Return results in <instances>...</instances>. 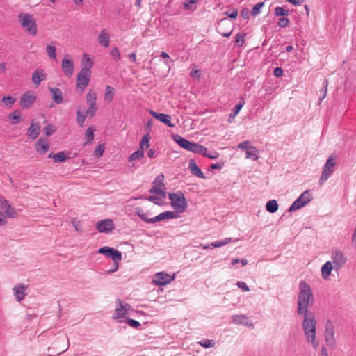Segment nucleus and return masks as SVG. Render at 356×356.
I'll return each mask as SVG.
<instances>
[{"mask_svg":"<svg viewBox=\"0 0 356 356\" xmlns=\"http://www.w3.org/2000/svg\"><path fill=\"white\" fill-rule=\"evenodd\" d=\"M304 318L302 321V329L308 343H312L314 348L318 346V341L316 339V320L315 315L312 312L303 314Z\"/></svg>","mask_w":356,"mask_h":356,"instance_id":"f257e3e1","label":"nucleus"},{"mask_svg":"<svg viewBox=\"0 0 356 356\" xmlns=\"http://www.w3.org/2000/svg\"><path fill=\"white\" fill-rule=\"evenodd\" d=\"M299 289L297 312L298 314L309 313L308 307L313 300L312 289L305 281L300 282Z\"/></svg>","mask_w":356,"mask_h":356,"instance_id":"f03ea898","label":"nucleus"},{"mask_svg":"<svg viewBox=\"0 0 356 356\" xmlns=\"http://www.w3.org/2000/svg\"><path fill=\"white\" fill-rule=\"evenodd\" d=\"M174 140L184 149L195 154H202L203 156L208 157L211 159H217L219 156V154L216 152L213 154L207 153V149L204 146L188 141L179 135L174 136Z\"/></svg>","mask_w":356,"mask_h":356,"instance_id":"7ed1b4c3","label":"nucleus"},{"mask_svg":"<svg viewBox=\"0 0 356 356\" xmlns=\"http://www.w3.org/2000/svg\"><path fill=\"white\" fill-rule=\"evenodd\" d=\"M0 209L3 211L0 212V226L7 223V218H13L17 216L16 209L2 196H0Z\"/></svg>","mask_w":356,"mask_h":356,"instance_id":"20e7f679","label":"nucleus"},{"mask_svg":"<svg viewBox=\"0 0 356 356\" xmlns=\"http://www.w3.org/2000/svg\"><path fill=\"white\" fill-rule=\"evenodd\" d=\"M168 197L171 207L175 212L181 213L186 211L188 207V202L182 192L169 193Z\"/></svg>","mask_w":356,"mask_h":356,"instance_id":"39448f33","label":"nucleus"},{"mask_svg":"<svg viewBox=\"0 0 356 356\" xmlns=\"http://www.w3.org/2000/svg\"><path fill=\"white\" fill-rule=\"evenodd\" d=\"M19 22L22 28L30 35L35 36L37 34L36 20L33 15L22 13L18 15Z\"/></svg>","mask_w":356,"mask_h":356,"instance_id":"423d86ee","label":"nucleus"},{"mask_svg":"<svg viewBox=\"0 0 356 356\" xmlns=\"http://www.w3.org/2000/svg\"><path fill=\"white\" fill-rule=\"evenodd\" d=\"M97 98V93L92 90H89L86 97V103L88 106V109L86 111V114L90 118H93L97 111V107L96 106Z\"/></svg>","mask_w":356,"mask_h":356,"instance_id":"0eeeda50","label":"nucleus"},{"mask_svg":"<svg viewBox=\"0 0 356 356\" xmlns=\"http://www.w3.org/2000/svg\"><path fill=\"white\" fill-rule=\"evenodd\" d=\"M150 138L151 136H149V134H147L143 136L140 143V149L136 151L135 152L130 155L129 158V161L130 162L137 159H140L143 157L144 150L147 149L149 147Z\"/></svg>","mask_w":356,"mask_h":356,"instance_id":"6e6552de","label":"nucleus"},{"mask_svg":"<svg viewBox=\"0 0 356 356\" xmlns=\"http://www.w3.org/2000/svg\"><path fill=\"white\" fill-rule=\"evenodd\" d=\"M337 163L334 161V157L330 156L324 165L323 170L319 179L320 185H323L334 172Z\"/></svg>","mask_w":356,"mask_h":356,"instance_id":"1a4fd4ad","label":"nucleus"},{"mask_svg":"<svg viewBox=\"0 0 356 356\" xmlns=\"http://www.w3.org/2000/svg\"><path fill=\"white\" fill-rule=\"evenodd\" d=\"M312 200V195L309 191H305L302 195L291 205L289 211H295L303 207Z\"/></svg>","mask_w":356,"mask_h":356,"instance_id":"9d476101","label":"nucleus"},{"mask_svg":"<svg viewBox=\"0 0 356 356\" xmlns=\"http://www.w3.org/2000/svg\"><path fill=\"white\" fill-rule=\"evenodd\" d=\"M332 263L336 270L341 268L347 262L345 254L339 250H335L332 253Z\"/></svg>","mask_w":356,"mask_h":356,"instance_id":"9b49d317","label":"nucleus"},{"mask_svg":"<svg viewBox=\"0 0 356 356\" xmlns=\"http://www.w3.org/2000/svg\"><path fill=\"white\" fill-rule=\"evenodd\" d=\"M234 30L232 23L227 19L225 18L219 22L217 31L224 37H229Z\"/></svg>","mask_w":356,"mask_h":356,"instance_id":"f8f14e48","label":"nucleus"},{"mask_svg":"<svg viewBox=\"0 0 356 356\" xmlns=\"http://www.w3.org/2000/svg\"><path fill=\"white\" fill-rule=\"evenodd\" d=\"M117 307L115 309V312L113 314V318L116 320H120L126 316L131 309V306L129 304L123 305L120 300H118Z\"/></svg>","mask_w":356,"mask_h":356,"instance_id":"ddd939ff","label":"nucleus"},{"mask_svg":"<svg viewBox=\"0 0 356 356\" xmlns=\"http://www.w3.org/2000/svg\"><path fill=\"white\" fill-rule=\"evenodd\" d=\"M325 341L329 347L333 348L336 344L334 327L331 322H327L325 330Z\"/></svg>","mask_w":356,"mask_h":356,"instance_id":"4468645a","label":"nucleus"},{"mask_svg":"<svg viewBox=\"0 0 356 356\" xmlns=\"http://www.w3.org/2000/svg\"><path fill=\"white\" fill-rule=\"evenodd\" d=\"M91 76V72L81 70L76 78V87L83 91L88 85Z\"/></svg>","mask_w":356,"mask_h":356,"instance_id":"2eb2a0df","label":"nucleus"},{"mask_svg":"<svg viewBox=\"0 0 356 356\" xmlns=\"http://www.w3.org/2000/svg\"><path fill=\"white\" fill-rule=\"evenodd\" d=\"M36 95L33 92H26L24 93L20 99V106L22 108L26 109L33 105L36 100Z\"/></svg>","mask_w":356,"mask_h":356,"instance_id":"dca6fc26","label":"nucleus"},{"mask_svg":"<svg viewBox=\"0 0 356 356\" xmlns=\"http://www.w3.org/2000/svg\"><path fill=\"white\" fill-rule=\"evenodd\" d=\"M163 175L157 177V204H161L166 197L165 188L161 181L163 180Z\"/></svg>","mask_w":356,"mask_h":356,"instance_id":"f3484780","label":"nucleus"},{"mask_svg":"<svg viewBox=\"0 0 356 356\" xmlns=\"http://www.w3.org/2000/svg\"><path fill=\"white\" fill-rule=\"evenodd\" d=\"M138 215L147 222H154L156 220V216H154L153 212L148 209V207L144 206L136 209Z\"/></svg>","mask_w":356,"mask_h":356,"instance_id":"a211bd4d","label":"nucleus"},{"mask_svg":"<svg viewBox=\"0 0 356 356\" xmlns=\"http://www.w3.org/2000/svg\"><path fill=\"white\" fill-rule=\"evenodd\" d=\"M95 227L99 232L108 233L114 229L115 225L112 220L105 219L98 221L96 223Z\"/></svg>","mask_w":356,"mask_h":356,"instance_id":"6ab92c4d","label":"nucleus"},{"mask_svg":"<svg viewBox=\"0 0 356 356\" xmlns=\"http://www.w3.org/2000/svg\"><path fill=\"white\" fill-rule=\"evenodd\" d=\"M62 70L67 76H72L74 72V65L73 60L68 56H65L61 63Z\"/></svg>","mask_w":356,"mask_h":356,"instance_id":"aec40b11","label":"nucleus"},{"mask_svg":"<svg viewBox=\"0 0 356 356\" xmlns=\"http://www.w3.org/2000/svg\"><path fill=\"white\" fill-rule=\"evenodd\" d=\"M35 146L36 152L41 155L45 154L50 147L48 140L42 138L36 142Z\"/></svg>","mask_w":356,"mask_h":356,"instance_id":"412c9836","label":"nucleus"},{"mask_svg":"<svg viewBox=\"0 0 356 356\" xmlns=\"http://www.w3.org/2000/svg\"><path fill=\"white\" fill-rule=\"evenodd\" d=\"M26 289L27 286L23 284L16 285L13 288V294L17 301L20 302L25 298Z\"/></svg>","mask_w":356,"mask_h":356,"instance_id":"4be33fe9","label":"nucleus"},{"mask_svg":"<svg viewBox=\"0 0 356 356\" xmlns=\"http://www.w3.org/2000/svg\"><path fill=\"white\" fill-rule=\"evenodd\" d=\"M175 279V275H170L163 272L157 273V285L164 286L170 283Z\"/></svg>","mask_w":356,"mask_h":356,"instance_id":"5701e85b","label":"nucleus"},{"mask_svg":"<svg viewBox=\"0 0 356 356\" xmlns=\"http://www.w3.org/2000/svg\"><path fill=\"white\" fill-rule=\"evenodd\" d=\"M97 42L104 47H108L110 44V35L106 29H102L97 36Z\"/></svg>","mask_w":356,"mask_h":356,"instance_id":"b1692460","label":"nucleus"},{"mask_svg":"<svg viewBox=\"0 0 356 356\" xmlns=\"http://www.w3.org/2000/svg\"><path fill=\"white\" fill-rule=\"evenodd\" d=\"M93 65L94 62L90 58L89 55L87 54H84L81 58L82 69L81 70L85 72H91L90 69L92 67Z\"/></svg>","mask_w":356,"mask_h":356,"instance_id":"393cba45","label":"nucleus"},{"mask_svg":"<svg viewBox=\"0 0 356 356\" xmlns=\"http://www.w3.org/2000/svg\"><path fill=\"white\" fill-rule=\"evenodd\" d=\"M188 168L193 175L201 179H205L204 173L202 172L194 160H190Z\"/></svg>","mask_w":356,"mask_h":356,"instance_id":"a878e982","label":"nucleus"},{"mask_svg":"<svg viewBox=\"0 0 356 356\" xmlns=\"http://www.w3.org/2000/svg\"><path fill=\"white\" fill-rule=\"evenodd\" d=\"M49 90L51 92L52 98L56 104H61L63 102V93L60 88L55 87H49Z\"/></svg>","mask_w":356,"mask_h":356,"instance_id":"bb28decb","label":"nucleus"},{"mask_svg":"<svg viewBox=\"0 0 356 356\" xmlns=\"http://www.w3.org/2000/svg\"><path fill=\"white\" fill-rule=\"evenodd\" d=\"M40 132V127L33 122L28 129L27 135L31 139L35 140L38 138Z\"/></svg>","mask_w":356,"mask_h":356,"instance_id":"cd10ccee","label":"nucleus"},{"mask_svg":"<svg viewBox=\"0 0 356 356\" xmlns=\"http://www.w3.org/2000/svg\"><path fill=\"white\" fill-rule=\"evenodd\" d=\"M46 75L44 73L43 70H35L32 75V81L36 86H38L42 81L44 80Z\"/></svg>","mask_w":356,"mask_h":356,"instance_id":"c85d7f7f","label":"nucleus"},{"mask_svg":"<svg viewBox=\"0 0 356 356\" xmlns=\"http://www.w3.org/2000/svg\"><path fill=\"white\" fill-rule=\"evenodd\" d=\"M333 268L334 267L332 263L330 261H327L321 268L322 277L327 279L331 275Z\"/></svg>","mask_w":356,"mask_h":356,"instance_id":"c756f323","label":"nucleus"},{"mask_svg":"<svg viewBox=\"0 0 356 356\" xmlns=\"http://www.w3.org/2000/svg\"><path fill=\"white\" fill-rule=\"evenodd\" d=\"M178 216L177 214V212L172 211H168L163 212L160 213L159 215H157V221L166 220V219H173L177 218Z\"/></svg>","mask_w":356,"mask_h":356,"instance_id":"7c9ffc66","label":"nucleus"},{"mask_svg":"<svg viewBox=\"0 0 356 356\" xmlns=\"http://www.w3.org/2000/svg\"><path fill=\"white\" fill-rule=\"evenodd\" d=\"M115 95V89L111 86H106L104 99L106 103H110L113 101Z\"/></svg>","mask_w":356,"mask_h":356,"instance_id":"2f4dec72","label":"nucleus"},{"mask_svg":"<svg viewBox=\"0 0 356 356\" xmlns=\"http://www.w3.org/2000/svg\"><path fill=\"white\" fill-rule=\"evenodd\" d=\"M157 120H159L169 127H174L175 126V124L172 123L171 117L167 114H157Z\"/></svg>","mask_w":356,"mask_h":356,"instance_id":"473e14b6","label":"nucleus"},{"mask_svg":"<svg viewBox=\"0 0 356 356\" xmlns=\"http://www.w3.org/2000/svg\"><path fill=\"white\" fill-rule=\"evenodd\" d=\"M49 158L53 159L54 162H63L67 159V156L65 152H59L56 154H49L48 156Z\"/></svg>","mask_w":356,"mask_h":356,"instance_id":"72a5a7b5","label":"nucleus"},{"mask_svg":"<svg viewBox=\"0 0 356 356\" xmlns=\"http://www.w3.org/2000/svg\"><path fill=\"white\" fill-rule=\"evenodd\" d=\"M259 150L255 146H252L246 153V159L257 160L259 158Z\"/></svg>","mask_w":356,"mask_h":356,"instance_id":"f704fd0d","label":"nucleus"},{"mask_svg":"<svg viewBox=\"0 0 356 356\" xmlns=\"http://www.w3.org/2000/svg\"><path fill=\"white\" fill-rule=\"evenodd\" d=\"M278 209V204L276 200H270L266 204V210L270 213H275Z\"/></svg>","mask_w":356,"mask_h":356,"instance_id":"c9c22d12","label":"nucleus"},{"mask_svg":"<svg viewBox=\"0 0 356 356\" xmlns=\"http://www.w3.org/2000/svg\"><path fill=\"white\" fill-rule=\"evenodd\" d=\"M108 257L113 260V263H119L122 260V253L113 249V252L108 255Z\"/></svg>","mask_w":356,"mask_h":356,"instance_id":"e433bc0d","label":"nucleus"},{"mask_svg":"<svg viewBox=\"0 0 356 356\" xmlns=\"http://www.w3.org/2000/svg\"><path fill=\"white\" fill-rule=\"evenodd\" d=\"M15 101H16L15 98H14L11 96L3 97L1 99V102L8 108H11L12 106L15 104Z\"/></svg>","mask_w":356,"mask_h":356,"instance_id":"4c0bfd02","label":"nucleus"},{"mask_svg":"<svg viewBox=\"0 0 356 356\" xmlns=\"http://www.w3.org/2000/svg\"><path fill=\"white\" fill-rule=\"evenodd\" d=\"M8 118L13 124H17L21 121V115L19 111H14L11 113Z\"/></svg>","mask_w":356,"mask_h":356,"instance_id":"58836bf2","label":"nucleus"},{"mask_svg":"<svg viewBox=\"0 0 356 356\" xmlns=\"http://www.w3.org/2000/svg\"><path fill=\"white\" fill-rule=\"evenodd\" d=\"M88 116L86 113H82L79 109L76 112V120L80 127H83L86 120V117Z\"/></svg>","mask_w":356,"mask_h":356,"instance_id":"ea45409f","label":"nucleus"},{"mask_svg":"<svg viewBox=\"0 0 356 356\" xmlns=\"http://www.w3.org/2000/svg\"><path fill=\"white\" fill-rule=\"evenodd\" d=\"M46 51L50 58L56 60V47L54 46L48 44L46 47Z\"/></svg>","mask_w":356,"mask_h":356,"instance_id":"a19ab883","label":"nucleus"},{"mask_svg":"<svg viewBox=\"0 0 356 356\" xmlns=\"http://www.w3.org/2000/svg\"><path fill=\"white\" fill-rule=\"evenodd\" d=\"M85 138L86 141L85 144L91 143L94 139V129L92 127H89L85 132Z\"/></svg>","mask_w":356,"mask_h":356,"instance_id":"79ce46f5","label":"nucleus"},{"mask_svg":"<svg viewBox=\"0 0 356 356\" xmlns=\"http://www.w3.org/2000/svg\"><path fill=\"white\" fill-rule=\"evenodd\" d=\"M232 241L231 238H226L222 241H215L211 243V246L213 248H219L224 246Z\"/></svg>","mask_w":356,"mask_h":356,"instance_id":"37998d69","label":"nucleus"},{"mask_svg":"<svg viewBox=\"0 0 356 356\" xmlns=\"http://www.w3.org/2000/svg\"><path fill=\"white\" fill-rule=\"evenodd\" d=\"M198 343L205 348H213L215 346L214 341L208 339H203Z\"/></svg>","mask_w":356,"mask_h":356,"instance_id":"c03bdc74","label":"nucleus"},{"mask_svg":"<svg viewBox=\"0 0 356 356\" xmlns=\"http://www.w3.org/2000/svg\"><path fill=\"white\" fill-rule=\"evenodd\" d=\"M105 145L104 144L98 145L94 151V156L97 158H101L104 152Z\"/></svg>","mask_w":356,"mask_h":356,"instance_id":"a18cd8bd","label":"nucleus"},{"mask_svg":"<svg viewBox=\"0 0 356 356\" xmlns=\"http://www.w3.org/2000/svg\"><path fill=\"white\" fill-rule=\"evenodd\" d=\"M245 33H239L236 34V39H235L236 44L239 47L243 46L245 41Z\"/></svg>","mask_w":356,"mask_h":356,"instance_id":"49530a36","label":"nucleus"},{"mask_svg":"<svg viewBox=\"0 0 356 356\" xmlns=\"http://www.w3.org/2000/svg\"><path fill=\"white\" fill-rule=\"evenodd\" d=\"M113 249L114 248H111V247L104 246V247L99 248L98 250V252L99 254H104V255L106 256L107 257H108V255L113 252Z\"/></svg>","mask_w":356,"mask_h":356,"instance_id":"de8ad7c7","label":"nucleus"},{"mask_svg":"<svg viewBox=\"0 0 356 356\" xmlns=\"http://www.w3.org/2000/svg\"><path fill=\"white\" fill-rule=\"evenodd\" d=\"M198 0H188L184 3V6L186 10H194L195 9V4Z\"/></svg>","mask_w":356,"mask_h":356,"instance_id":"09e8293b","label":"nucleus"},{"mask_svg":"<svg viewBox=\"0 0 356 356\" xmlns=\"http://www.w3.org/2000/svg\"><path fill=\"white\" fill-rule=\"evenodd\" d=\"M252 145H251V143H250V141L249 140H245V141H243L241 143H239L238 145H237V147L238 149H243V150H245V152L247 153V152L249 150V149L252 147Z\"/></svg>","mask_w":356,"mask_h":356,"instance_id":"8fccbe9b","label":"nucleus"},{"mask_svg":"<svg viewBox=\"0 0 356 356\" xmlns=\"http://www.w3.org/2000/svg\"><path fill=\"white\" fill-rule=\"evenodd\" d=\"M111 55L115 60H119L121 58L120 50L118 47H113L111 51Z\"/></svg>","mask_w":356,"mask_h":356,"instance_id":"3c124183","label":"nucleus"},{"mask_svg":"<svg viewBox=\"0 0 356 356\" xmlns=\"http://www.w3.org/2000/svg\"><path fill=\"white\" fill-rule=\"evenodd\" d=\"M264 2L258 3L254 6L252 9L251 14L253 16L257 15L260 13L261 8L264 6Z\"/></svg>","mask_w":356,"mask_h":356,"instance_id":"603ef678","label":"nucleus"},{"mask_svg":"<svg viewBox=\"0 0 356 356\" xmlns=\"http://www.w3.org/2000/svg\"><path fill=\"white\" fill-rule=\"evenodd\" d=\"M275 15L276 16H286L289 15V10H285L282 7H276L275 8Z\"/></svg>","mask_w":356,"mask_h":356,"instance_id":"864d4df0","label":"nucleus"},{"mask_svg":"<svg viewBox=\"0 0 356 356\" xmlns=\"http://www.w3.org/2000/svg\"><path fill=\"white\" fill-rule=\"evenodd\" d=\"M55 130L56 129H55L54 127L51 124H48L43 129L44 134L47 136H49L52 135L55 132Z\"/></svg>","mask_w":356,"mask_h":356,"instance_id":"5fc2aeb1","label":"nucleus"},{"mask_svg":"<svg viewBox=\"0 0 356 356\" xmlns=\"http://www.w3.org/2000/svg\"><path fill=\"white\" fill-rule=\"evenodd\" d=\"M246 321L247 318L244 316L237 315L233 316V321L236 324L245 323H246Z\"/></svg>","mask_w":356,"mask_h":356,"instance_id":"6e6d98bb","label":"nucleus"},{"mask_svg":"<svg viewBox=\"0 0 356 356\" xmlns=\"http://www.w3.org/2000/svg\"><path fill=\"white\" fill-rule=\"evenodd\" d=\"M71 223L74 227L75 230L78 232H83L81 223L80 220H77L76 218L72 220Z\"/></svg>","mask_w":356,"mask_h":356,"instance_id":"4d7b16f0","label":"nucleus"},{"mask_svg":"<svg viewBox=\"0 0 356 356\" xmlns=\"http://www.w3.org/2000/svg\"><path fill=\"white\" fill-rule=\"evenodd\" d=\"M280 27L284 28L287 27L289 24V19L286 17L280 18L277 22Z\"/></svg>","mask_w":356,"mask_h":356,"instance_id":"13d9d810","label":"nucleus"},{"mask_svg":"<svg viewBox=\"0 0 356 356\" xmlns=\"http://www.w3.org/2000/svg\"><path fill=\"white\" fill-rule=\"evenodd\" d=\"M161 56L164 59H166L165 63L167 65L168 71L169 72L170 70V63L171 62L169 55L165 52H162L161 54Z\"/></svg>","mask_w":356,"mask_h":356,"instance_id":"bf43d9fd","label":"nucleus"},{"mask_svg":"<svg viewBox=\"0 0 356 356\" xmlns=\"http://www.w3.org/2000/svg\"><path fill=\"white\" fill-rule=\"evenodd\" d=\"M245 104V102L244 101H241L240 102V103L236 105L234 108V114H233V118H235V116L239 113V111H241V109L243 108V106H244Z\"/></svg>","mask_w":356,"mask_h":356,"instance_id":"052dcab7","label":"nucleus"},{"mask_svg":"<svg viewBox=\"0 0 356 356\" xmlns=\"http://www.w3.org/2000/svg\"><path fill=\"white\" fill-rule=\"evenodd\" d=\"M202 72L200 70L193 69L191 73L193 78L200 79L201 77Z\"/></svg>","mask_w":356,"mask_h":356,"instance_id":"680f3d73","label":"nucleus"},{"mask_svg":"<svg viewBox=\"0 0 356 356\" xmlns=\"http://www.w3.org/2000/svg\"><path fill=\"white\" fill-rule=\"evenodd\" d=\"M127 323L129 326L135 328H137L140 325V323L138 321L134 319H127Z\"/></svg>","mask_w":356,"mask_h":356,"instance_id":"e2e57ef3","label":"nucleus"},{"mask_svg":"<svg viewBox=\"0 0 356 356\" xmlns=\"http://www.w3.org/2000/svg\"><path fill=\"white\" fill-rule=\"evenodd\" d=\"M237 286L243 291H249L250 289L244 282L239 281L237 282Z\"/></svg>","mask_w":356,"mask_h":356,"instance_id":"0e129e2a","label":"nucleus"},{"mask_svg":"<svg viewBox=\"0 0 356 356\" xmlns=\"http://www.w3.org/2000/svg\"><path fill=\"white\" fill-rule=\"evenodd\" d=\"M241 15L242 16L243 18L244 19H248L249 17H250V10L248 8H243L241 11Z\"/></svg>","mask_w":356,"mask_h":356,"instance_id":"69168bd1","label":"nucleus"},{"mask_svg":"<svg viewBox=\"0 0 356 356\" xmlns=\"http://www.w3.org/2000/svg\"><path fill=\"white\" fill-rule=\"evenodd\" d=\"M273 74L277 77H281L283 75V70L281 67H276L274 70Z\"/></svg>","mask_w":356,"mask_h":356,"instance_id":"338daca9","label":"nucleus"},{"mask_svg":"<svg viewBox=\"0 0 356 356\" xmlns=\"http://www.w3.org/2000/svg\"><path fill=\"white\" fill-rule=\"evenodd\" d=\"M238 10L236 9L234 10L231 13L228 12H225V14L230 18L236 19L238 16Z\"/></svg>","mask_w":356,"mask_h":356,"instance_id":"774afa93","label":"nucleus"}]
</instances>
